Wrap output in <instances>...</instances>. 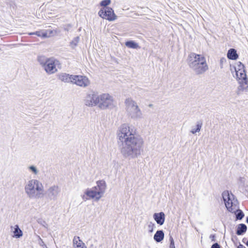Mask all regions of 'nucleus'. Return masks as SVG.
I'll return each instance as SVG.
<instances>
[{
  "instance_id": "24",
  "label": "nucleus",
  "mask_w": 248,
  "mask_h": 248,
  "mask_svg": "<svg viewBox=\"0 0 248 248\" xmlns=\"http://www.w3.org/2000/svg\"><path fill=\"white\" fill-rule=\"evenodd\" d=\"M170 248H175L174 240L172 236H170Z\"/></svg>"
},
{
  "instance_id": "15",
  "label": "nucleus",
  "mask_w": 248,
  "mask_h": 248,
  "mask_svg": "<svg viewBox=\"0 0 248 248\" xmlns=\"http://www.w3.org/2000/svg\"><path fill=\"white\" fill-rule=\"evenodd\" d=\"M154 218L157 224L161 225L165 221V215L163 212L155 213L154 215Z\"/></svg>"
},
{
  "instance_id": "29",
  "label": "nucleus",
  "mask_w": 248,
  "mask_h": 248,
  "mask_svg": "<svg viewBox=\"0 0 248 248\" xmlns=\"http://www.w3.org/2000/svg\"><path fill=\"white\" fill-rule=\"evenodd\" d=\"M237 248H246L244 245L242 244H239Z\"/></svg>"
},
{
  "instance_id": "19",
  "label": "nucleus",
  "mask_w": 248,
  "mask_h": 248,
  "mask_svg": "<svg viewBox=\"0 0 248 248\" xmlns=\"http://www.w3.org/2000/svg\"><path fill=\"white\" fill-rule=\"evenodd\" d=\"M14 231H13V233L14 234V236L16 238H19L23 234L22 231L19 228L18 226L16 225L14 227Z\"/></svg>"
},
{
  "instance_id": "12",
  "label": "nucleus",
  "mask_w": 248,
  "mask_h": 248,
  "mask_svg": "<svg viewBox=\"0 0 248 248\" xmlns=\"http://www.w3.org/2000/svg\"><path fill=\"white\" fill-rule=\"evenodd\" d=\"M74 76L66 73H62L59 75V78L63 82L73 83Z\"/></svg>"
},
{
  "instance_id": "16",
  "label": "nucleus",
  "mask_w": 248,
  "mask_h": 248,
  "mask_svg": "<svg viewBox=\"0 0 248 248\" xmlns=\"http://www.w3.org/2000/svg\"><path fill=\"white\" fill-rule=\"evenodd\" d=\"M227 57L230 60H236L238 57V55L237 54L236 50L234 48L230 49L227 53Z\"/></svg>"
},
{
  "instance_id": "3",
  "label": "nucleus",
  "mask_w": 248,
  "mask_h": 248,
  "mask_svg": "<svg viewBox=\"0 0 248 248\" xmlns=\"http://www.w3.org/2000/svg\"><path fill=\"white\" fill-rule=\"evenodd\" d=\"M25 191L30 197H33L35 195V191L38 194H42L43 186L38 180L33 179L29 181L25 186Z\"/></svg>"
},
{
  "instance_id": "9",
  "label": "nucleus",
  "mask_w": 248,
  "mask_h": 248,
  "mask_svg": "<svg viewBox=\"0 0 248 248\" xmlns=\"http://www.w3.org/2000/svg\"><path fill=\"white\" fill-rule=\"evenodd\" d=\"M196 57V56H195ZM200 61V63H197L195 66H190L194 68L196 73L198 75L202 74L205 72L208 69L205 58L203 56H197Z\"/></svg>"
},
{
  "instance_id": "32",
  "label": "nucleus",
  "mask_w": 248,
  "mask_h": 248,
  "mask_svg": "<svg viewBox=\"0 0 248 248\" xmlns=\"http://www.w3.org/2000/svg\"><path fill=\"white\" fill-rule=\"evenodd\" d=\"M246 222L248 223V217H247Z\"/></svg>"
},
{
  "instance_id": "14",
  "label": "nucleus",
  "mask_w": 248,
  "mask_h": 248,
  "mask_svg": "<svg viewBox=\"0 0 248 248\" xmlns=\"http://www.w3.org/2000/svg\"><path fill=\"white\" fill-rule=\"evenodd\" d=\"M53 31L52 30H40L35 31V35L42 38H46L50 37Z\"/></svg>"
},
{
  "instance_id": "5",
  "label": "nucleus",
  "mask_w": 248,
  "mask_h": 248,
  "mask_svg": "<svg viewBox=\"0 0 248 248\" xmlns=\"http://www.w3.org/2000/svg\"><path fill=\"white\" fill-rule=\"evenodd\" d=\"M92 100L94 104H99L101 108H108L113 103L112 97L108 93H104L98 96H93Z\"/></svg>"
},
{
  "instance_id": "8",
  "label": "nucleus",
  "mask_w": 248,
  "mask_h": 248,
  "mask_svg": "<svg viewBox=\"0 0 248 248\" xmlns=\"http://www.w3.org/2000/svg\"><path fill=\"white\" fill-rule=\"evenodd\" d=\"M98 15L101 18L109 21H114L117 18V16L114 13V10L109 7L101 8L98 12Z\"/></svg>"
},
{
  "instance_id": "30",
  "label": "nucleus",
  "mask_w": 248,
  "mask_h": 248,
  "mask_svg": "<svg viewBox=\"0 0 248 248\" xmlns=\"http://www.w3.org/2000/svg\"><path fill=\"white\" fill-rule=\"evenodd\" d=\"M35 32H30V33H29L28 34L30 35H35Z\"/></svg>"
},
{
  "instance_id": "28",
  "label": "nucleus",
  "mask_w": 248,
  "mask_h": 248,
  "mask_svg": "<svg viewBox=\"0 0 248 248\" xmlns=\"http://www.w3.org/2000/svg\"><path fill=\"white\" fill-rule=\"evenodd\" d=\"M211 248H220V247L217 243H215L212 246Z\"/></svg>"
},
{
  "instance_id": "27",
  "label": "nucleus",
  "mask_w": 248,
  "mask_h": 248,
  "mask_svg": "<svg viewBox=\"0 0 248 248\" xmlns=\"http://www.w3.org/2000/svg\"><path fill=\"white\" fill-rule=\"evenodd\" d=\"M30 169L35 174H37V171L36 168L34 166H31Z\"/></svg>"
},
{
  "instance_id": "10",
  "label": "nucleus",
  "mask_w": 248,
  "mask_h": 248,
  "mask_svg": "<svg viewBox=\"0 0 248 248\" xmlns=\"http://www.w3.org/2000/svg\"><path fill=\"white\" fill-rule=\"evenodd\" d=\"M73 83L80 87H86L89 85L90 81L89 78L86 76L74 75Z\"/></svg>"
},
{
  "instance_id": "22",
  "label": "nucleus",
  "mask_w": 248,
  "mask_h": 248,
  "mask_svg": "<svg viewBox=\"0 0 248 248\" xmlns=\"http://www.w3.org/2000/svg\"><path fill=\"white\" fill-rule=\"evenodd\" d=\"M111 3L110 0H103L101 1L100 4L101 6L107 7L106 6L109 5Z\"/></svg>"
},
{
  "instance_id": "11",
  "label": "nucleus",
  "mask_w": 248,
  "mask_h": 248,
  "mask_svg": "<svg viewBox=\"0 0 248 248\" xmlns=\"http://www.w3.org/2000/svg\"><path fill=\"white\" fill-rule=\"evenodd\" d=\"M195 56H202V55L197 54L195 53H191L188 57V62L189 66H195L197 63H200V61L198 59V57Z\"/></svg>"
},
{
  "instance_id": "20",
  "label": "nucleus",
  "mask_w": 248,
  "mask_h": 248,
  "mask_svg": "<svg viewBox=\"0 0 248 248\" xmlns=\"http://www.w3.org/2000/svg\"><path fill=\"white\" fill-rule=\"evenodd\" d=\"M125 45L129 48H138L139 47L138 45L133 41L126 42L125 43Z\"/></svg>"
},
{
  "instance_id": "7",
  "label": "nucleus",
  "mask_w": 248,
  "mask_h": 248,
  "mask_svg": "<svg viewBox=\"0 0 248 248\" xmlns=\"http://www.w3.org/2000/svg\"><path fill=\"white\" fill-rule=\"evenodd\" d=\"M222 197L227 209L230 212H234L236 209L237 205L233 195L232 194H230L228 191H225L222 193Z\"/></svg>"
},
{
  "instance_id": "25",
  "label": "nucleus",
  "mask_w": 248,
  "mask_h": 248,
  "mask_svg": "<svg viewBox=\"0 0 248 248\" xmlns=\"http://www.w3.org/2000/svg\"><path fill=\"white\" fill-rule=\"evenodd\" d=\"M201 128V124H198L197 125V128L195 130H193L192 131V133H195L196 132L199 131L200 130V129Z\"/></svg>"
},
{
  "instance_id": "31",
  "label": "nucleus",
  "mask_w": 248,
  "mask_h": 248,
  "mask_svg": "<svg viewBox=\"0 0 248 248\" xmlns=\"http://www.w3.org/2000/svg\"><path fill=\"white\" fill-rule=\"evenodd\" d=\"M75 42H76V43H74V45H75V46L77 45V43H78V40H77V39H76V40H75Z\"/></svg>"
},
{
  "instance_id": "2",
  "label": "nucleus",
  "mask_w": 248,
  "mask_h": 248,
  "mask_svg": "<svg viewBox=\"0 0 248 248\" xmlns=\"http://www.w3.org/2000/svg\"><path fill=\"white\" fill-rule=\"evenodd\" d=\"M38 60L47 74H52L57 71L56 65L59 62L57 59L52 57L46 59L44 57L40 56Z\"/></svg>"
},
{
  "instance_id": "26",
  "label": "nucleus",
  "mask_w": 248,
  "mask_h": 248,
  "mask_svg": "<svg viewBox=\"0 0 248 248\" xmlns=\"http://www.w3.org/2000/svg\"><path fill=\"white\" fill-rule=\"evenodd\" d=\"M226 62V59L222 58L220 60V64L221 68H223V64L224 63H225Z\"/></svg>"
},
{
  "instance_id": "18",
  "label": "nucleus",
  "mask_w": 248,
  "mask_h": 248,
  "mask_svg": "<svg viewBox=\"0 0 248 248\" xmlns=\"http://www.w3.org/2000/svg\"><path fill=\"white\" fill-rule=\"evenodd\" d=\"M164 237V234L162 231H157L154 235V239L157 242L161 241Z\"/></svg>"
},
{
  "instance_id": "33",
  "label": "nucleus",
  "mask_w": 248,
  "mask_h": 248,
  "mask_svg": "<svg viewBox=\"0 0 248 248\" xmlns=\"http://www.w3.org/2000/svg\"><path fill=\"white\" fill-rule=\"evenodd\" d=\"M73 44H74V41H72V42L71 43V44L72 45Z\"/></svg>"
},
{
  "instance_id": "23",
  "label": "nucleus",
  "mask_w": 248,
  "mask_h": 248,
  "mask_svg": "<svg viewBox=\"0 0 248 248\" xmlns=\"http://www.w3.org/2000/svg\"><path fill=\"white\" fill-rule=\"evenodd\" d=\"M237 212H238V213L236 214V218L237 219L241 220L244 217V214L240 210H238Z\"/></svg>"
},
{
  "instance_id": "6",
  "label": "nucleus",
  "mask_w": 248,
  "mask_h": 248,
  "mask_svg": "<svg viewBox=\"0 0 248 248\" xmlns=\"http://www.w3.org/2000/svg\"><path fill=\"white\" fill-rule=\"evenodd\" d=\"M235 70L237 80L241 84V87L243 89L248 87V80L246 77L244 65L239 62L238 67H235Z\"/></svg>"
},
{
  "instance_id": "4",
  "label": "nucleus",
  "mask_w": 248,
  "mask_h": 248,
  "mask_svg": "<svg viewBox=\"0 0 248 248\" xmlns=\"http://www.w3.org/2000/svg\"><path fill=\"white\" fill-rule=\"evenodd\" d=\"M97 186L93 187L90 190H87L86 194L90 198L99 199L101 194L104 192L106 188V184L104 181H99L97 182Z\"/></svg>"
},
{
  "instance_id": "17",
  "label": "nucleus",
  "mask_w": 248,
  "mask_h": 248,
  "mask_svg": "<svg viewBox=\"0 0 248 248\" xmlns=\"http://www.w3.org/2000/svg\"><path fill=\"white\" fill-rule=\"evenodd\" d=\"M247 230V227L244 224H239L238 225L236 230V234L238 235H242L245 233Z\"/></svg>"
},
{
  "instance_id": "21",
  "label": "nucleus",
  "mask_w": 248,
  "mask_h": 248,
  "mask_svg": "<svg viewBox=\"0 0 248 248\" xmlns=\"http://www.w3.org/2000/svg\"><path fill=\"white\" fill-rule=\"evenodd\" d=\"M59 191V188L58 186H52L49 189V192L52 195H55L58 193Z\"/></svg>"
},
{
  "instance_id": "1",
  "label": "nucleus",
  "mask_w": 248,
  "mask_h": 248,
  "mask_svg": "<svg viewBox=\"0 0 248 248\" xmlns=\"http://www.w3.org/2000/svg\"><path fill=\"white\" fill-rule=\"evenodd\" d=\"M118 137L120 140H124V149L127 154L137 155L140 154L143 140L140 136L136 135L135 131L131 130L128 125L124 124L121 127Z\"/></svg>"
},
{
  "instance_id": "13",
  "label": "nucleus",
  "mask_w": 248,
  "mask_h": 248,
  "mask_svg": "<svg viewBox=\"0 0 248 248\" xmlns=\"http://www.w3.org/2000/svg\"><path fill=\"white\" fill-rule=\"evenodd\" d=\"M74 248H87L85 244L80 239L79 236H75L73 240Z\"/></svg>"
}]
</instances>
